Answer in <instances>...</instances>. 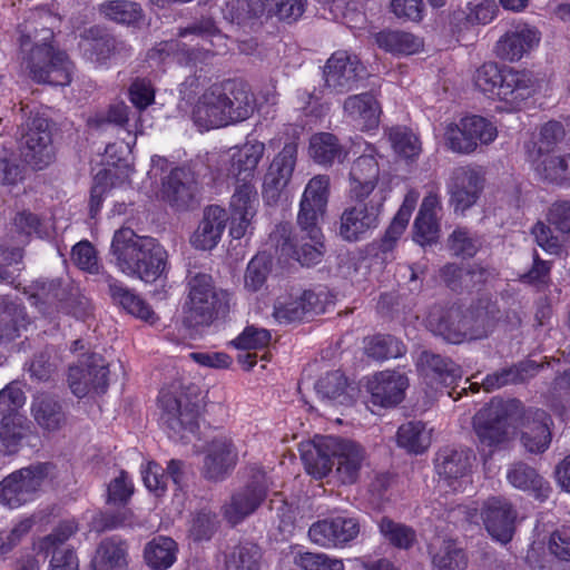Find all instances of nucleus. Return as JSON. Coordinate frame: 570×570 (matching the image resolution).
Here are the masks:
<instances>
[{
  "instance_id": "49",
  "label": "nucleus",
  "mask_w": 570,
  "mask_h": 570,
  "mask_svg": "<svg viewBox=\"0 0 570 570\" xmlns=\"http://www.w3.org/2000/svg\"><path fill=\"white\" fill-rule=\"evenodd\" d=\"M99 13L106 19L121 24H136L144 18V10L131 0H108L99 4Z\"/></svg>"
},
{
  "instance_id": "28",
  "label": "nucleus",
  "mask_w": 570,
  "mask_h": 570,
  "mask_svg": "<svg viewBox=\"0 0 570 570\" xmlns=\"http://www.w3.org/2000/svg\"><path fill=\"white\" fill-rule=\"evenodd\" d=\"M228 220L226 210L218 205H210L204 209L203 218L190 236V244L196 249L210 250L220 240Z\"/></svg>"
},
{
  "instance_id": "20",
  "label": "nucleus",
  "mask_w": 570,
  "mask_h": 570,
  "mask_svg": "<svg viewBox=\"0 0 570 570\" xmlns=\"http://www.w3.org/2000/svg\"><path fill=\"white\" fill-rule=\"evenodd\" d=\"M363 72L364 67L356 56L337 51L332 55L324 67L325 85L335 92L342 94L352 90Z\"/></svg>"
},
{
  "instance_id": "31",
  "label": "nucleus",
  "mask_w": 570,
  "mask_h": 570,
  "mask_svg": "<svg viewBox=\"0 0 570 570\" xmlns=\"http://www.w3.org/2000/svg\"><path fill=\"white\" fill-rule=\"evenodd\" d=\"M380 177V167L376 159L371 155L360 156L352 165L350 171V197H366L384 194L376 189Z\"/></svg>"
},
{
  "instance_id": "35",
  "label": "nucleus",
  "mask_w": 570,
  "mask_h": 570,
  "mask_svg": "<svg viewBox=\"0 0 570 570\" xmlns=\"http://www.w3.org/2000/svg\"><path fill=\"white\" fill-rule=\"evenodd\" d=\"M106 282L112 301L121 306L128 314L150 324H154L158 320V316L151 307L141 297L124 286L122 283L110 275L106 277Z\"/></svg>"
},
{
  "instance_id": "24",
  "label": "nucleus",
  "mask_w": 570,
  "mask_h": 570,
  "mask_svg": "<svg viewBox=\"0 0 570 570\" xmlns=\"http://www.w3.org/2000/svg\"><path fill=\"white\" fill-rule=\"evenodd\" d=\"M325 311L324 302L313 291H304L299 296L278 298L274 305V317L279 323H292L312 318Z\"/></svg>"
},
{
  "instance_id": "57",
  "label": "nucleus",
  "mask_w": 570,
  "mask_h": 570,
  "mask_svg": "<svg viewBox=\"0 0 570 570\" xmlns=\"http://www.w3.org/2000/svg\"><path fill=\"white\" fill-rule=\"evenodd\" d=\"M436 570H463L466 557L463 550L452 540H444L432 558Z\"/></svg>"
},
{
  "instance_id": "42",
  "label": "nucleus",
  "mask_w": 570,
  "mask_h": 570,
  "mask_svg": "<svg viewBox=\"0 0 570 570\" xmlns=\"http://www.w3.org/2000/svg\"><path fill=\"white\" fill-rule=\"evenodd\" d=\"M373 37L379 48L392 55H413L423 46L420 38L401 30H382Z\"/></svg>"
},
{
  "instance_id": "3",
  "label": "nucleus",
  "mask_w": 570,
  "mask_h": 570,
  "mask_svg": "<svg viewBox=\"0 0 570 570\" xmlns=\"http://www.w3.org/2000/svg\"><path fill=\"white\" fill-rule=\"evenodd\" d=\"M111 253L119 269L146 283L155 282L166 266V250L151 237L139 236L131 228L118 229L112 238Z\"/></svg>"
},
{
  "instance_id": "15",
  "label": "nucleus",
  "mask_w": 570,
  "mask_h": 570,
  "mask_svg": "<svg viewBox=\"0 0 570 570\" xmlns=\"http://www.w3.org/2000/svg\"><path fill=\"white\" fill-rule=\"evenodd\" d=\"M473 429L485 446L502 443L508 433V407L501 401H492L473 417Z\"/></svg>"
},
{
  "instance_id": "51",
  "label": "nucleus",
  "mask_w": 570,
  "mask_h": 570,
  "mask_svg": "<svg viewBox=\"0 0 570 570\" xmlns=\"http://www.w3.org/2000/svg\"><path fill=\"white\" fill-rule=\"evenodd\" d=\"M24 307L9 295H0V325L8 338L18 336L27 324Z\"/></svg>"
},
{
  "instance_id": "61",
  "label": "nucleus",
  "mask_w": 570,
  "mask_h": 570,
  "mask_svg": "<svg viewBox=\"0 0 570 570\" xmlns=\"http://www.w3.org/2000/svg\"><path fill=\"white\" fill-rule=\"evenodd\" d=\"M387 137L395 153L404 158H414L421 153L419 138L406 127L395 126L390 128Z\"/></svg>"
},
{
  "instance_id": "48",
  "label": "nucleus",
  "mask_w": 570,
  "mask_h": 570,
  "mask_svg": "<svg viewBox=\"0 0 570 570\" xmlns=\"http://www.w3.org/2000/svg\"><path fill=\"white\" fill-rule=\"evenodd\" d=\"M540 368L534 362L519 363L489 374L483 381L487 391L500 389L508 384L523 383L532 377Z\"/></svg>"
},
{
  "instance_id": "56",
  "label": "nucleus",
  "mask_w": 570,
  "mask_h": 570,
  "mask_svg": "<svg viewBox=\"0 0 570 570\" xmlns=\"http://www.w3.org/2000/svg\"><path fill=\"white\" fill-rule=\"evenodd\" d=\"M497 4L491 0H474L466 4V10L453 12V19L469 26L487 24L493 20Z\"/></svg>"
},
{
  "instance_id": "50",
  "label": "nucleus",
  "mask_w": 570,
  "mask_h": 570,
  "mask_svg": "<svg viewBox=\"0 0 570 570\" xmlns=\"http://www.w3.org/2000/svg\"><path fill=\"white\" fill-rule=\"evenodd\" d=\"M177 543L168 537H157L147 543L145 559L156 570L169 568L176 560Z\"/></svg>"
},
{
  "instance_id": "17",
  "label": "nucleus",
  "mask_w": 570,
  "mask_h": 570,
  "mask_svg": "<svg viewBox=\"0 0 570 570\" xmlns=\"http://www.w3.org/2000/svg\"><path fill=\"white\" fill-rule=\"evenodd\" d=\"M258 204V194L254 185L250 181L237 183L229 203V234L233 238L239 239L246 235Z\"/></svg>"
},
{
  "instance_id": "16",
  "label": "nucleus",
  "mask_w": 570,
  "mask_h": 570,
  "mask_svg": "<svg viewBox=\"0 0 570 570\" xmlns=\"http://www.w3.org/2000/svg\"><path fill=\"white\" fill-rule=\"evenodd\" d=\"M517 515L512 504L502 497L489 498L484 501L481 510V518L487 531L501 543L511 541L515 530Z\"/></svg>"
},
{
  "instance_id": "58",
  "label": "nucleus",
  "mask_w": 570,
  "mask_h": 570,
  "mask_svg": "<svg viewBox=\"0 0 570 570\" xmlns=\"http://www.w3.org/2000/svg\"><path fill=\"white\" fill-rule=\"evenodd\" d=\"M379 528L382 535L396 548L409 549L415 542V531L411 527L395 522L387 517L381 519Z\"/></svg>"
},
{
  "instance_id": "13",
  "label": "nucleus",
  "mask_w": 570,
  "mask_h": 570,
  "mask_svg": "<svg viewBox=\"0 0 570 570\" xmlns=\"http://www.w3.org/2000/svg\"><path fill=\"white\" fill-rule=\"evenodd\" d=\"M553 420L551 415L537 407L522 410L519 416L520 443L530 454H542L551 444Z\"/></svg>"
},
{
  "instance_id": "32",
  "label": "nucleus",
  "mask_w": 570,
  "mask_h": 570,
  "mask_svg": "<svg viewBox=\"0 0 570 570\" xmlns=\"http://www.w3.org/2000/svg\"><path fill=\"white\" fill-rule=\"evenodd\" d=\"M31 415L40 429L59 431L67 422V415L59 397L49 392H39L32 397Z\"/></svg>"
},
{
  "instance_id": "33",
  "label": "nucleus",
  "mask_w": 570,
  "mask_h": 570,
  "mask_svg": "<svg viewBox=\"0 0 570 570\" xmlns=\"http://www.w3.org/2000/svg\"><path fill=\"white\" fill-rule=\"evenodd\" d=\"M500 306L490 301H480L475 306L464 311V324L466 340H482L492 333L501 320Z\"/></svg>"
},
{
  "instance_id": "18",
  "label": "nucleus",
  "mask_w": 570,
  "mask_h": 570,
  "mask_svg": "<svg viewBox=\"0 0 570 570\" xmlns=\"http://www.w3.org/2000/svg\"><path fill=\"white\" fill-rule=\"evenodd\" d=\"M297 158V145L286 144L273 159L264 178L263 196L268 204H276L288 185Z\"/></svg>"
},
{
  "instance_id": "4",
  "label": "nucleus",
  "mask_w": 570,
  "mask_h": 570,
  "mask_svg": "<svg viewBox=\"0 0 570 570\" xmlns=\"http://www.w3.org/2000/svg\"><path fill=\"white\" fill-rule=\"evenodd\" d=\"M32 41L31 35H21L22 65L30 77L39 83L67 86L71 81L72 63L68 56L51 46L53 31L50 28L37 30Z\"/></svg>"
},
{
  "instance_id": "6",
  "label": "nucleus",
  "mask_w": 570,
  "mask_h": 570,
  "mask_svg": "<svg viewBox=\"0 0 570 570\" xmlns=\"http://www.w3.org/2000/svg\"><path fill=\"white\" fill-rule=\"evenodd\" d=\"M160 422L169 438L186 440L198 429V405L181 385L173 384L159 393Z\"/></svg>"
},
{
  "instance_id": "41",
  "label": "nucleus",
  "mask_w": 570,
  "mask_h": 570,
  "mask_svg": "<svg viewBox=\"0 0 570 570\" xmlns=\"http://www.w3.org/2000/svg\"><path fill=\"white\" fill-rule=\"evenodd\" d=\"M309 156L318 165L332 166L335 161L343 163L347 151L335 135L317 132L309 139Z\"/></svg>"
},
{
  "instance_id": "63",
  "label": "nucleus",
  "mask_w": 570,
  "mask_h": 570,
  "mask_svg": "<svg viewBox=\"0 0 570 570\" xmlns=\"http://www.w3.org/2000/svg\"><path fill=\"white\" fill-rule=\"evenodd\" d=\"M481 245L480 237L466 228H456L449 237V249L458 257H473Z\"/></svg>"
},
{
  "instance_id": "23",
  "label": "nucleus",
  "mask_w": 570,
  "mask_h": 570,
  "mask_svg": "<svg viewBox=\"0 0 570 570\" xmlns=\"http://www.w3.org/2000/svg\"><path fill=\"white\" fill-rule=\"evenodd\" d=\"M358 533L357 520L342 517L317 521L308 530L309 539L325 548L344 546L354 540Z\"/></svg>"
},
{
  "instance_id": "38",
  "label": "nucleus",
  "mask_w": 570,
  "mask_h": 570,
  "mask_svg": "<svg viewBox=\"0 0 570 570\" xmlns=\"http://www.w3.org/2000/svg\"><path fill=\"white\" fill-rule=\"evenodd\" d=\"M344 111L353 120L358 121L364 130H371L379 126L381 107L374 96L368 92L346 98Z\"/></svg>"
},
{
  "instance_id": "12",
  "label": "nucleus",
  "mask_w": 570,
  "mask_h": 570,
  "mask_svg": "<svg viewBox=\"0 0 570 570\" xmlns=\"http://www.w3.org/2000/svg\"><path fill=\"white\" fill-rule=\"evenodd\" d=\"M161 197L176 212L193 210L200 203V187L189 168L173 169L161 184Z\"/></svg>"
},
{
  "instance_id": "1",
  "label": "nucleus",
  "mask_w": 570,
  "mask_h": 570,
  "mask_svg": "<svg viewBox=\"0 0 570 570\" xmlns=\"http://www.w3.org/2000/svg\"><path fill=\"white\" fill-rule=\"evenodd\" d=\"M301 458L307 473L322 479L333 471L342 484L355 483L367 463L366 452L358 443L337 436H315L301 445Z\"/></svg>"
},
{
  "instance_id": "59",
  "label": "nucleus",
  "mask_w": 570,
  "mask_h": 570,
  "mask_svg": "<svg viewBox=\"0 0 570 570\" xmlns=\"http://www.w3.org/2000/svg\"><path fill=\"white\" fill-rule=\"evenodd\" d=\"M413 208L414 200L410 203L406 198L381 239L380 248L383 253L391 252L394 248L409 224Z\"/></svg>"
},
{
  "instance_id": "22",
  "label": "nucleus",
  "mask_w": 570,
  "mask_h": 570,
  "mask_svg": "<svg viewBox=\"0 0 570 570\" xmlns=\"http://www.w3.org/2000/svg\"><path fill=\"white\" fill-rule=\"evenodd\" d=\"M482 189L483 180L474 169L455 168L449 183L450 204L454 212L464 214L476 203Z\"/></svg>"
},
{
  "instance_id": "25",
  "label": "nucleus",
  "mask_w": 570,
  "mask_h": 570,
  "mask_svg": "<svg viewBox=\"0 0 570 570\" xmlns=\"http://www.w3.org/2000/svg\"><path fill=\"white\" fill-rule=\"evenodd\" d=\"M330 196V177L316 175L309 179L303 193L297 220L317 222L324 217Z\"/></svg>"
},
{
  "instance_id": "34",
  "label": "nucleus",
  "mask_w": 570,
  "mask_h": 570,
  "mask_svg": "<svg viewBox=\"0 0 570 570\" xmlns=\"http://www.w3.org/2000/svg\"><path fill=\"white\" fill-rule=\"evenodd\" d=\"M248 13L255 18L277 17L284 21H296L305 11L307 0H246Z\"/></svg>"
},
{
  "instance_id": "26",
  "label": "nucleus",
  "mask_w": 570,
  "mask_h": 570,
  "mask_svg": "<svg viewBox=\"0 0 570 570\" xmlns=\"http://www.w3.org/2000/svg\"><path fill=\"white\" fill-rule=\"evenodd\" d=\"M474 455L469 449L444 448L435 459V470L448 487L456 490V483L465 478L472 468Z\"/></svg>"
},
{
  "instance_id": "10",
  "label": "nucleus",
  "mask_w": 570,
  "mask_h": 570,
  "mask_svg": "<svg viewBox=\"0 0 570 570\" xmlns=\"http://www.w3.org/2000/svg\"><path fill=\"white\" fill-rule=\"evenodd\" d=\"M20 154L33 169L40 170L55 159V147L49 121L41 116H30L21 126Z\"/></svg>"
},
{
  "instance_id": "40",
  "label": "nucleus",
  "mask_w": 570,
  "mask_h": 570,
  "mask_svg": "<svg viewBox=\"0 0 570 570\" xmlns=\"http://www.w3.org/2000/svg\"><path fill=\"white\" fill-rule=\"evenodd\" d=\"M417 365L426 377L436 379L444 385L453 384L462 377V370L458 364L429 351H423L420 354Z\"/></svg>"
},
{
  "instance_id": "60",
  "label": "nucleus",
  "mask_w": 570,
  "mask_h": 570,
  "mask_svg": "<svg viewBox=\"0 0 570 570\" xmlns=\"http://www.w3.org/2000/svg\"><path fill=\"white\" fill-rule=\"evenodd\" d=\"M413 208L414 200L410 203L406 198L381 239L380 248L383 253L391 252L394 248L409 224Z\"/></svg>"
},
{
  "instance_id": "46",
  "label": "nucleus",
  "mask_w": 570,
  "mask_h": 570,
  "mask_svg": "<svg viewBox=\"0 0 570 570\" xmlns=\"http://www.w3.org/2000/svg\"><path fill=\"white\" fill-rule=\"evenodd\" d=\"M79 48L89 60L101 61L114 52L115 39L98 28H90L80 36Z\"/></svg>"
},
{
  "instance_id": "37",
  "label": "nucleus",
  "mask_w": 570,
  "mask_h": 570,
  "mask_svg": "<svg viewBox=\"0 0 570 570\" xmlns=\"http://www.w3.org/2000/svg\"><path fill=\"white\" fill-rule=\"evenodd\" d=\"M439 198L434 194L425 196L414 222L413 239L420 245L432 244L438 240L440 225L436 218Z\"/></svg>"
},
{
  "instance_id": "21",
  "label": "nucleus",
  "mask_w": 570,
  "mask_h": 570,
  "mask_svg": "<svg viewBox=\"0 0 570 570\" xmlns=\"http://www.w3.org/2000/svg\"><path fill=\"white\" fill-rule=\"evenodd\" d=\"M407 386L409 379L399 371L375 373L367 382L370 402L374 406L394 407L403 401Z\"/></svg>"
},
{
  "instance_id": "19",
  "label": "nucleus",
  "mask_w": 570,
  "mask_h": 570,
  "mask_svg": "<svg viewBox=\"0 0 570 570\" xmlns=\"http://www.w3.org/2000/svg\"><path fill=\"white\" fill-rule=\"evenodd\" d=\"M77 531L72 521L60 522L51 533L40 539L38 550L46 554L52 553L49 570H79L78 558L71 549L60 547Z\"/></svg>"
},
{
  "instance_id": "14",
  "label": "nucleus",
  "mask_w": 570,
  "mask_h": 570,
  "mask_svg": "<svg viewBox=\"0 0 570 570\" xmlns=\"http://www.w3.org/2000/svg\"><path fill=\"white\" fill-rule=\"evenodd\" d=\"M202 474L209 481H222L238 462V449L229 435L220 434L207 442L204 450Z\"/></svg>"
},
{
  "instance_id": "44",
  "label": "nucleus",
  "mask_w": 570,
  "mask_h": 570,
  "mask_svg": "<svg viewBox=\"0 0 570 570\" xmlns=\"http://www.w3.org/2000/svg\"><path fill=\"white\" fill-rule=\"evenodd\" d=\"M28 434L26 419L21 414L4 415L0 420V452L16 454Z\"/></svg>"
},
{
  "instance_id": "53",
  "label": "nucleus",
  "mask_w": 570,
  "mask_h": 570,
  "mask_svg": "<svg viewBox=\"0 0 570 570\" xmlns=\"http://www.w3.org/2000/svg\"><path fill=\"white\" fill-rule=\"evenodd\" d=\"M397 444L411 453H422L430 445V438L422 422H407L397 430Z\"/></svg>"
},
{
  "instance_id": "9",
  "label": "nucleus",
  "mask_w": 570,
  "mask_h": 570,
  "mask_svg": "<svg viewBox=\"0 0 570 570\" xmlns=\"http://www.w3.org/2000/svg\"><path fill=\"white\" fill-rule=\"evenodd\" d=\"M52 468L39 462L10 473L0 482V503L14 509L31 501Z\"/></svg>"
},
{
  "instance_id": "5",
  "label": "nucleus",
  "mask_w": 570,
  "mask_h": 570,
  "mask_svg": "<svg viewBox=\"0 0 570 570\" xmlns=\"http://www.w3.org/2000/svg\"><path fill=\"white\" fill-rule=\"evenodd\" d=\"M188 289L183 321L187 327L208 326L215 318L225 316L229 312V294L217 289L210 275L189 274Z\"/></svg>"
},
{
  "instance_id": "7",
  "label": "nucleus",
  "mask_w": 570,
  "mask_h": 570,
  "mask_svg": "<svg viewBox=\"0 0 570 570\" xmlns=\"http://www.w3.org/2000/svg\"><path fill=\"white\" fill-rule=\"evenodd\" d=\"M385 194L366 197H351L337 223V235L347 243L367 238L380 225Z\"/></svg>"
},
{
  "instance_id": "36",
  "label": "nucleus",
  "mask_w": 570,
  "mask_h": 570,
  "mask_svg": "<svg viewBox=\"0 0 570 570\" xmlns=\"http://www.w3.org/2000/svg\"><path fill=\"white\" fill-rule=\"evenodd\" d=\"M314 389L321 401L331 406L352 404L353 397L348 392L347 379L340 370L321 375Z\"/></svg>"
},
{
  "instance_id": "55",
  "label": "nucleus",
  "mask_w": 570,
  "mask_h": 570,
  "mask_svg": "<svg viewBox=\"0 0 570 570\" xmlns=\"http://www.w3.org/2000/svg\"><path fill=\"white\" fill-rule=\"evenodd\" d=\"M366 354L375 360L397 358L405 354L406 346L399 338L389 334L371 337L365 345Z\"/></svg>"
},
{
  "instance_id": "64",
  "label": "nucleus",
  "mask_w": 570,
  "mask_h": 570,
  "mask_svg": "<svg viewBox=\"0 0 570 570\" xmlns=\"http://www.w3.org/2000/svg\"><path fill=\"white\" fill-rule=\"evenodd\" d=\"M56 353L52 347L36 353L30 361L28 371L30 377L40 382L49 381L57 371Z\"/></svg>"
},
{
  "instance_id": "54",
  "label": "nucleus",
  "mask_w": 570,
  "mask_h": 570,
  "mask_svg": "<svg viewBox=\"0 0 570 570\" xmlns=\"http://www.w3.org/2000/svg\"><path fill=\"white\" fill-rule=\"evenodd\" d=\"M263 553L261 548L252 542L236 546L227 558L229 570H261Z\"/></svg>"
},
{
  "instance_id": "11",
  "label": "nucleus",
  "mask_w": 570,
  "mask_h": 570,
  "mask_svg": "<svg viewBox=\"0 0 570 570\" xmlns=\"http://www.w3.org/2000/svg\"><path fill=\"white\" fill-rule=\"evenodd\" d=\"M68 384L72 394L79 399L90 391L104 394L109 385L108 362L100 354H88L79 365L69 367Z\"/></svg>"
},
{
  "instance_id": "45",
  "label": "nucleus",
  "mask_w": 570,
  "mask_h": 570,
  "mask_svg": "<svg viewBox=\"0 0 570 570\" xmlns=\"http://www.w3.org/2000/svg\"><path fill=\"white\" fill-rule=\"evenodd\" d=\"M126 566L125 543L115 538L102 540L92 559L94 570H125Z\"/></svg>"
},
{
  "instance_id": "8",
  "label": "nucleus",
  "mask_w": 570,
  "mask_h": 570,
  "mask_svg": "<svg viewBox=\"0 0 570 570\" xmlns=\"http://www.w3.org/2000/svg\"><path fill=\"white\" fill-rule=\"evenodd\" d=\"M271 485L272 481L262 468L249 466L245 485L236 490L224 505L226 520L235 525L253 514L265 501Z\"/></svg>"
},
{
  "instance_id": "2",
  "label": "nucleus",
  "mask_w": 570,
  "mask_h": 570,
  "mask_svg": "<svg viewBox=\"0 0 570 570\" xmlns=\"http://www.w3.org/2000/svg\"><path fill=\"white\" fill-rule=\"evenodd\" d=\"M253 95L246 83L227 80L204 91L193 110V118L205 130L219 128L247 119L253 112Z\"/></svg>"
},
{
  "instance_id": "43",
  "label": "nucleus",
  "mask_w": 570,
  "mask_h": 570,
  "mask_svg": "<svg viewBox=\"0 0 570 570\" xmlns=\"http://www.w3.org/2000/svg\"><path fill=\"white\" fill-rule=\"evenodd\" d=\"M264 150L263 142H246L233 155L232 171L237 183L250 181Z\"/></svg>"
},
{
  "instance_id": "27",
  "label": "nucleus",
  "mask_w": 570,
  "mask_h": 570,
  "mask_svg": "<svg viewBox=\"0 0 570 570\" xmlns=\"http://www.w3.org/2000/svg\"><path fill=\"white\" fill-rule=\"evenodd\" d=\"M299 232L296 234L295 258L303 266H313L321 263L324 253V235L320 223L297 220Z\"/></svg>"
},
{
  "instance_id": "29",
  "label": "nucleus",
  "mask_w": 570,
  "mask_h": 570,
  "mask_svg": "<svg viewBox=\"0 0 570 570\" xmlns=\"http://www.w3.org/2000/svg\"><path fill=\"white\" fill-rule=\"evenodd\" d=\"M428 326L436 335L445 341L459 344L466 340V328L464 327V309L458 306L450 308H433L428 316Z\"/></svg>"
},
{
  "instance_id": "39",
  "label": "nucleus",
  "mask_w": 570,
  "mask_h": 570,
  "mask_svg": "<svg viewBox=\"0 0 570 570\" xmlns=\"http://www.w3.org/2000/svg\"><path fill=\"white\" fill-rule=\"evenodd\" d=\"M534 87V81L528 71L504 69L497 97L510 104H517L528 98Z\"/></svg>"
},
{
  "instance_id": "30",
  "label": "nucleus",
  "mask_w": 570,
  "mask_h": 570,
  "mask_svg": "<svg viewBox=\"0 0 570 570\" xmlns=\"http://www.w3.org/2000/svg\"><path fill=\"white\" fill-rule=\"evenodd\" d=\"M540 41V33L535 28L527 24L517 26L507 31L497 42V55L509 61L520 60Z\"/></svg>"
},
{
  "instance_id": "62",
  "label": "nucleus",
  "mask_w": 570,
  "mask_h": 570,
  "mask_svg": "<svg viewBox=\"0 0 570 570\" xmlns=\"http://www.w3.org/2000/svg\"><path fill=\"white\" fill-rule=\"evenodd\" d=\"M563 136L564 129L559 121L544 124L540 130L538 141L533 142L532 148L528 149L529 158L535 161L537 158L544 156Z\"/></svg>"
},
{
  "instance_id": "47",
  "label": "nucleus",
  "mask_w": 570,
  "mask_h": 570,
  "mask_svg": "<svg viewBox=\"0 0 570 570\" xmlns=\"http://www.w3.org/2000/svg\"><path fill=\"white\" fill-rule=\"evenodd\" d=\"M532 163L541 179L556 185L570 183V154L546 155Z\"/></svg>"
},
{
  "instance_id": "52",
  "label": "nucleus",
  "mask_w": 570,
  "mask_h": 570,
  "mask_svg": "<svg viewBox=\"0 0 570 570\" xmlns=\"http://www.w3.org/2000/svg\"><path fill=\"white\" fill-rule=\"evenodd\" d=\"M507 479L514 488L531 491L538 495L544 489L543 478L534 468L524 462L513 463L507 472Z\"/></svg>"
}]
</instances>
